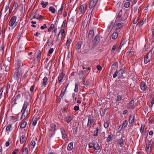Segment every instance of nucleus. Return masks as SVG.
<instances>
[{"label": "nucleus", "instance_id": "c9c22d12", "mask_svg": "<svg viewBox=\"0 0 154 154\" xmlns=\"http://www.w3.org/2000/svg\"><path fill=\"white\" fill-rule=\"evenodd\" d=\"M49 10L53 14H54L56 12L55 8L52 6H51L49 7Z\"/></svg>", "mask_w": 154, "mask_h": 154}, {"label": "nucleus", "instance_id": "6e6552de", "mask_svg": "<svg viewBox=\"0 0 154 154\" xmlns=\"http://www.w3.org/2000/svg\"><path fill=\"white\" fill-rule=\"evenodd\" d=\"M87 9V6L83 5H81L79 8V14H84Z\"/></svg>", "mask_w": 154, "mask_h": 154}, {"label": "nucleus", "instance_id": "e433bc0d", "mask_svg": "<svg viewBox=\"0 0 154 154\" xmlns=\"http://www.w3.org/2000/svg\"><path fill=\"white\" fill-rule=\"evenodd\" d=\"M64 8V6L63 4H62L61 8L58 10L57 14L58 15L61 14L62 12V11Z\"/></svg>", "mask_w": 154, "mask_h": 154}, {"label": "nucleus", "instance_id": "a18cd8bd", "mask_svg": "<svg viewBox=\"0 0 154 154\" xmlns=\"http://www.w3.org/2000/svg\"><path fill=\"white\" fill-rule=\"evenodd\" d=\"M117 46L116 45H114L113 46L112 49V50H111V52L112 53L114 52V51H115V50L117 48Z\"/></svg>", "mask_w": 154, "mask_h": 154}, {"label": "nucleus", "instance_id": "052dcab7", "mask_svg": "<svg viewBox=\"0 0 154 154\" xmlns=\"http://www.w3.org/2000/svg\"><path fill=\"white\" fill-rule=\"evenodd\" d=\"M97 69L100 71L102 70V67L100 65H97Z\"/></svg>", "mask_w": 154, "mask_h": 154}, {"label": "nucleus", "instance_id": "603ef678", "mask_svg": "<svg viewBox=\"0 0 154 154\" xmlns=\"http://www.w3.org/2000/svg\"><path fill=\"white\" fill-rule=\"evenodd\" d=\"M73 145H68L67 147L68 150L69 151L71 150L73 148Z\"/></svg>", "mask_w": 154, "mask_h": 154}, {"label": "nucleus", "instance_id": "f8f14e48", "mask_svg": "<svg viewBox=\"0 0 154 154\" xmlns=\"http://www.w3.org/2000/svg\"><path fill=\"white\" fill-rule=\"evenodd\" d=\"M140 87L141 90L143 91H146L147 88L146 83L143 81L141 82L140 84Z\"/></svg>", "mask_w": 154, "mask_h": 154}, {"label": "nucleus", "instance_id": "e2e57ef3", "mask_svg": "<svg viewBox=\"0 0 154 154\" xmlns=\"http://www.w3.org/2000/svg\"><path fill=\"white\" fill-rule=\"evenodd\" d=\"M74 109L75 111H78L79 109V107L78 106H76L74 107Z\"/></svg>", "mask_w": 154, "mask_h": 154}, {"label": "nucleus", "instance_id": "6e6d98bb", "mask_svg": "<svg viewBox=\"0 0 154 154\" xmlns=\"http://www.w3.org/2000/svg\"><path fill=\"white\" fill-rule=\"evenodd\" d=\"M3 89L2 87L0 88V99L1 98L2 95V93L3 91Z\"/></svg>", "mask_w": 154, "mask_h": 154}, {"label": "nucleus", "instance_id": "412c9836", "mask_svg": "<svg viewBox=\"0 0 154 154\" xmlns=\"http://www.w3.org/2000/svg\"><path fill=\"white\" fill-rule=\"evenodd\" d=\"M48 81V78L47 77H45L42 80V85L43 86L45 87L47 85V82Z\"/></svg>", "mask_w": 154, "mask_h": 154}, {"label": "nucleus", "instance_id": "49530a36", "mask_svg": "<svg viewBox=\"0 0 154 154\" xmlns=\"http://www.w3.org/2000/svg\"><path fill=\"white\" fill-rule=\"evenodd\" d=\"M64 33V29H61V30L59 32V34L58 35V37H57V39L58 38L59 35L60 34H61V35H62V36H63V34Z\"/></svg>", "mask_w": 154, "mask_h": 154}, {"label": "nucleus", "instance_id": "7ed1b4c3", "mask_svg": "<svg viewBox=\"0 0 154 154\" xmlns=\"http://www.w3.org/2000/svg\"><path fill=\"white\" fill-rule=\"evenodd\" d=\"M17 18L16 16H13L9 21V25L11 27H15L17 24V22L16 21Z\"/></svg>", "mask_w": 154, "mask_h": 154}, {"label": "nucleus", "instance_id": "c03bdc74", "mask_svg": "<svg viewBox=\"0 0 154 154\" xmlns=\"http://www.w3.org/2000/svg\"><path fill=\"white\" fill-rule=\"evenodd\" d=\"M53 42V41L52 40H50L49 39L48 40V41L47 42L46 46H48L49 47L51 45L52 43Z\"/></svg>", "mask_w": 154, "mask_h": 154}, {"label": "nucleus", "instance_id": "4d7b16f0", "mask_svg": "<svg viewBox=\"0 0 154 154\" xmlns=\"http://www.w3.org/2000/svg\"><path fill=\"white\" fill-rule=\"evenodd\" d=\"M122 96L121 95H119L117 97L116 100L118 102L120 101L122 99Z\"/></svg>", "mask_w": 154, "mask_h": 154}, {"label": "nucleus", "instance_id": "393cba45", "mask_svg": "<svg viewBox=\"0 0 154 154\" xmlns=\"http://www.w3.org/2000/svg\"><path fill=\"white\" fill-rule=\"evenodd\" d=\"M124 26V24L123 23H118L116 25V28L119 29Z\"/></svg>", "mask_w": 154, "mask_h": 154}, {"label": "nucleus", "instance_id": "a19ab883", "mask_svg": "<svg viewBox=\"0 0 154 154\" xmlns=\"http://www.w3.org/2000/svg\"><path fill=\"white\" fill-rule=\"evenodd\" d=\"M124 137H121L120 139H119L118 140V142L119 144H123L124 142Z\"/></svg>", "mask_w": 154, "mask_h": 154}, {"label": "nucleus", "instance_id": "2eb2a0df", "mask_svg": "<svg viewBox=\"0 0 154 154\" xmlns=\"http://www.w3.org/2000/svg\"><path fill=\"white\" fill-rule=\"evenodd\" d=\"M41 54V52L40 51H38L37 52V54H36V57H35L34 59V61H38L39 59H40Z\"/></svg>", "mask_w": 154, "mask_h": 154}, {"label": "nucleus", "instance_id": "473e14b6", "mask_svg": "<svg viewBox=\"0 0 154 154\" xmlns=\"http://www.w3.org/2000/svg\"><path fill=\"white\" fill-rule=\"evenodd\" d=\"M65 119L66 122L69 123L73 119L70 116H67L66 117Z\"/></svg>", "mask_w": 154, "mask_h": 154}, {"label": "nucleus", "instance_id": "8fccbe9b", "mask_svg": "<svg viewBox=\"0 0 154 154\" xmlns=\"http://www.w3.org/2000/svg\"><path fill=\"white\" fill-rule=\"evenodd\" d=\"M109 123L108 121H106L104 123V127L105 128H107L109 126Z\"/></svg>", "mask_w": 154, "mask_h": 154}, {"label": "nucleus", "instance_id": "37998d69", "mask_svg": "<svg viewBox=\"0 0 154 154\" xmlns=\"http://www.w3.org/2000/svg\"><path fill=\"white\" fill-rule=\"evenodd\" d=\"M54 27V25L53 24H51V25L50 27L48 29V31L49 32H51Z\"/></svg>", "mask_w": 154, "mask_h": 154}, {"label": "nucleus", "instance_id": "58836bf2", "mask_svg": "<svg viewBox=\"0 0 154 154\" xmlns=\"http://www.w3.org/2000/svg\"><path fill=\"white\" fill-rule=\"evenodd\" d=\"M26 124L27 123L26 122H23L21 124L20 128L22 129L25 128L26 127Z\"/></svg>", "mask_w": 154, "mask_h": 154}, {"label": "nucleus", "instance_id": "dca6fc26", "mask_svg": "<svg viewBox=\"0 0 154 154\" xmlns=\"http://www.w3.org/2000/svg\"><path fill=\"white\" fill-rule=\"evenodd\" d=\"M64 87H63V88L62 89L61 93H60V95L59 96L60 99L59 102H60L61 99L63 98V96L66 92V90L64 89Z\"/></svg>", "mask_w": 154, "mask_h": 154}, {"label": "nucleus", "instance_id": "2f4dec72", "mask_svg": "<svg viewBox=\"0 0 154 154\" xmlns=\"http://www.w3.org/2000/svg\"><path fill=\"white\" fill-rule=\"evenodd\" d=\"M118 36V34L116 32H114L112 36V39H116L117 38Z\"/></svg>", "mask_w": 154, "mask_h": 154}, {"label": "nucleus", "instance_id": "20e7f679", "mask_svg": "<svg viewBox=\"0 0 154 154\" xmlns=\"http://www.w3.org/2000/svg\"><path fill=\"white\" fill-rule=\"evenodd\" d=\"M152 50H151L145 56L144 62L145 64L149 62L152 59Z\"/></svg>", "mask_w": 154, "mask_h": 154}, {"label": "nucleus", "instance_id": "4be33fe9", "mask_svg": "<svg viewBox=\"0 0 154 154\" xmlns=\"http://www.w3.org/2000/svg\"><path fill=\"white\" fill-rule=\"evenodd\" d=\"M26 140V136L24 135H22L20 137V141L21 144L24 143Z\"/></svg>", "mask_w": 154, "mask_h": 154}, {"label": "nucleus", "instance_id": "b1692460", "mask_svg": "<svg viewBox=\"0 0 154 154\" xmlns=\"http://www.w3.org/2000/svg\"><path fill=\"white\" fill-rule=\"evenodd\" d=\"M152 145H146V150L148 154L150 153L152 149Z\"/></svg>", "mask_w": 154, "mask_h": 154}, {"label": "nucleus", "instance_id": "6ab92c4d", "mask_svg": "<svg viewBox=\"0 0 154 154\" xmlns=\"http://www.w3.org/2000/svg\"><path fill=\"white\" fill-rule=\"evenodd\" d=\"M134 100H131L129 103L128 106V109H134Z\"/></svg>", "mask_w": 154, "mask_h": 154}, {"label": "nucleus", "instance_id": "09e8293b", "mask_svg": "<svg viewBox=\"0 0 154 154\" xmlns=\"http://www.w3.org/2000/svg\"><path fill=\"white\" fill-rule=\"evenodd\" d=\"M22 63V62L20 60H18L17 62V65L18 67V68H19L20 66H21V64Z\"/></svg>", "mask_w": 154, "mask_h": 154}, {"label": "nucleus", "instance_id": "bf43d9fd", "mask_svg": "<svg viewBox=\"0 0 154 154\" xmlns=\"http://www.w3.org/2000/svg\"><path fill=\"white\" fill-rule=\"evenodd\" d=\"M11 85L10 84L8 83L7 86V92H8L10 88Z\"/></svg>", "mask_w": 154, "mask_h": 154}, {"label": "nucleus", "instance_id": "f03ea898", "mask_svg": "<svg viewBox=\"0 0 154 154\" xmlns=\"http://www.w3.org/2000/svg\"><path fill=\"white\" fill-rule=\"evenodd\" d=\"M28 103L27 102H25L24 103L23 107L21 110V113L22 114V115L21 118V119L22 120L23 117H25L26 115L25 114L26 112V114H28V111H26V109H27V106L28 105Z\"/></svg>", "mask_w": 154, "mask_h": 154}, {"label": "nucleus", "instance_id": "4468645a", "mask_svg": "<svg viewBox=\"0 0 154 154\" xmlns=\"http://www.w3.org/2000/svg\"><path fill=\"white\" fill-rule=\"evenodd\" d=\"M65 76V75L63 73H60L58 77V82L60 83V82L62 81L64 77Z\"/></svg>", "mask_w": 154, "mask_h": 154}, {"label": "nucleus", "instance_id": "423d86ee", "mask_svg": "<svg viewBox=\"0 0 154 154\" xmlns=\"http://www.w3.org/2000/svg\"><path fill=\"white\" fill-rule=\"evenodd\" d=\"M21 76V70L20 69L17 68L14 74V78L18 81L19 79H20Z\"/></svg>", "mask_w": 154, "mask_h": 154}, {"label": "nucleus", "instance_id": "864d4df0", "mask_svg": "<svg viewBox=\"0 0 154 154\" xmlns=\"http://www.w3.org/2000/svg\"><path fill=\"white\" fill-rule=\"evenodd\" d=\"M118 66V62H115L112 65V67L113 68H115V67H117Z\"/></svg>", "mask_w": 154, "mask_h": 154}, {"label": "nucleus", "instance_id": "c756f323", "mask_svg": "<svg viewBox=\"0 0 154 154\" xmlns=\"http://www.w3.org/2000/svg\"><path fill=\"white\" fill-rule=\"evenodd\" d=\"M6 130L8 131H11L12 130V125L11 124L8 125L6 127Z\"/></svg>", "mask_w": 154, "mask_h": 154}, {"label": "nucleus", "instance_id": "9d476101", "mask_svg": "<svg viewBox=\"0 0 154 154\" xmlns=\"http://www.w3.org/2000/svg\"><path fill=\"white\" fill-rule=\"evenodd\" d=\"M96 5V0H91L89 3V7L90 9L94 8Z\"/></svg>", "mask_w": 154, "mask_h": 154}, {"label": "nucleus", "instance_id": "79ce46f5", "mask_svg": "<svg viewBox=\"0 0 154 154\" xmlns=\"http://www.w3.org/2000/svg\"><path fill=\"white\" fill-rule=\"evenodd\" d=\"M79 86V84L77 83H75V88L74 89V91L75 92H77L78 91V87Z\"/></svg>", "mask_w": 154, "mask_h": 154}, {"label": "nucleus", "instance_id": "7c9ffc66", "mask_svg": "<svg viewBox=\"0 0 154 154\" xmlns=\"http://www.w3.org/2000/svg\"><path fill=\"white\" fill-rule=\"evenodd\" d=\"M82 42H79L75 45V48L77 50L79 49L81 46Z\"/></svg>", "mask_w": 154, "mask_h": 154}, {"label": "nucleus", "instance_id": "cd10ccee", "mask_svg": "<svg viewBox=\"0 0 154 154\" xmlns=\"http://www.w3.org/2000/svg\"><path fill=\"white\" fill-rule=\"evenodd\" d=\"M25 97L27 100H30L31 98V96L29 92H26L25 93Z\"/></svg>", "mask_w": 154, "mask_h": 154}, {"label": "nucleus", "instance_id": "4c0bfd02", "mask_svg": "<svg viewBox=\"0 0 154 154\" xmlns=\"http://www.w3.org/2000/svg\"><path fill=\"white\" fill-rule=\"evenodd\" d=\"M48 4V2H46L45 3L44 2L42 1L41 3V5H42V7L43 8H45Z\"/></svg>", "mask_w": 154, "mask_h": 154}, {"label": "nucleus", "instance_id": "ddd939ff", "mask_svg": "<svg viewBox=\"0 0 154 154\" xmlns=\"http://www.w3.org/2000/svg\"><path fill=\"white\" fill-rule=\"evenodd\" d=\"M10 63L8 61H5L4 66L5 68V71H8L9 70L10 68Z\"/></svg>", "mask_w": 154, "mask_h": 154}, {"label": "nucleus", "instance_id": "ea45409f", "mask_svg": "<svg viewBox=\"0 0 154 154\" xmlns=\"http://www.w3.org/2000/svg\"><path fill=\"white\" fill-rule=\"evenodd\" d=\"M37 119L36 118H33L32 121V124L34 126L37 123Z\"/></svg>", "mask_w": 154, "mask_h": 154}, {"label": "nucleus", "instance_id": "5701e85b", "mask_svg": "<svg viewBox=\"0 0 154 154\" xmlns=\"http://www.w3.org/2000/svg\"><path fill=\"white\" fill-rule=\"evenodd\" d=\"M72 129L73 130V132L72 134L74 136L77 135L78 134V126H75V127H73L72 128Z\"/></svg>", "mask_w": 154, "mask_h": 154}, {"label": "nucleus", "instance_id": "0e129e2a", "mask_svg": "<svg viewBox=\"0 0 154 154\" xmlns=\"http://www.w3.org/2000/svg\"><path fill=\"white\" fill-rule=\"evenodd\" d=\"M71 41V39L69 38H68L67 40L66 43L65 44V45L66 46H67L68 44Z\"/></svg>", "mask_w": 154, "mask_h": 154}, {"label": "nucleus", "instance_id": "aec40b11", "mask_svg": "<svg viewBox=\"0 0 154 154\" xmlns=\"http://www.w3.org/2000/svg\"><path fill=\"white\" fill-rule=\"evenodd\" d=\"M135 120V116L134 115H131L129 118V122L130 124L133 123Z\"/></svg>", "mask_w": 154, "mask_h": 154}, {"label": "nucleus", "instance_id": "f3484780", "mask_svg": "<svg viewBox=\"0 0 154 154\" xmlns=\"http://www.w3.org/2000/svg\"><path fill=\"white\" fill-rule=\"evenodd\" d=\"M128 125V122L127 120H125L123 122L122 125H121L119 127V128H121L120 130L122 129L123 128H125L127 127Z\"/></svg>", "mask_w": 154, "mask_h": 154}, {"label": "nucleus", "instance_id": "69168bd1", "mask_svg": "<svg viewBox=\"0 0 154 154\" xmlns=\"http://www.w3.org/2000/svg\"><path fill=\"white\" fill-rule=\"evenodd\" d=\"M35 88V86L34 85H32L30 89V90L31 92H32L34 91Z\"/></svg>", "mask_w": 154, "mask_h": 154}, {"label": "nucleus", "instance_id": "0eeeda50", "mask_svg": "<svg viewBox=\"0 0 154 154\" xmlns=\"http://www.w3.org/2000/svg\"><path fill=\"white\" fill-rule=\"evenodd\" d=\"M123 72V70L122 69H120L119 71H116L115 73L113 75V77L115 78L117 76H118V78L119 79L122 77Z\"/></svg>", "mask_w": 154, "mask_h": 154}, {"label": "nucleus", "instance_id": "13d9d810", "mask_svg": "<svg viewBox=\"0 0 154 154\" xmlns=\"http://www.w3.org/2000/svg\"><path fill=\"white\" fill-rule=\"evenodd\" d=\"M47 28V26L45 24H44V25L41 27L40 29H46Z\"/></svg>", "mask_w": 154, "mask_h": 154}, {"label": "nucleus", "instance_id": "c85d7f7f", "mask_svg": "<svg viewBox=\"0 0 154 154\" xmlns=\"http://www.w3.org/2000/svg\"><path fill=\"white\" fill-rule=\"evenodd\" d=\"M60 131L62 135V138L63 139H65L66 137V132L65 130L63 128H61L60 129Z\"/></svg>", "mask_w": 154, "mask_h": 154}, {"label": "nucleus", "instance_id": "a211bd4d", "mask_svg": "<svg viewBox=\"0 0 154 154\" xmlns=\"http://www.w3.org/2000/svg\"><path fill=\"white\" fill-rule=\"evenodd\" d=\"M91 46L93 48H95L96 46V35L94 39L92 40L91 43Z\"/></svg>", "mask_w": 154, "mask_h": 154}, {"label": "nucleus", "instance_id": "a878e982", "mask_svg": "<svg viewBox=\"0 0 154 154\" xmlns=\"http://www.w3.org/2000/svg\"><path fill=\"white\" fill-rule=\"evenodd\" d=\"M28 150L27 147L24 146L22 148V154H28Z\"/></svg>", "mask_w": 154, "mask_h": 154}, {"label": "nucleus", "instance_id": "338daca9", "mask_svg": "<svg viewBox=\"0 0 154 154\" xmlns=\"http://www.w3.org/2000/svg\"><path fill=\"white\" fill-rule=\"evenodd\" d=\"M100 36L99 34L97 35V42H99L100 41Z\"/></svg>", "mask_w": 154, "mask_h": 154}, {"label": "nucleus", "instance_id": "f257e3e1", "mask_svg": "<svg viewBox=\"0 0 154 154\" xmlns=\"http://www.w3.org/2000/svg\"><path fill=\"white\" fill-rule=\"evenodd\" d=\"M50 127L48 133V137L49 138L52 137L55 134L56 125H51Z\"/></svg>", "mask_w": 154, "mask_h": 154}, {"label": "nucleus", "instance_id": "9b49d317", "mask_svg": "<svg viewBox=\"0 0 154 154\" xmlns=\"http://www.w3.org/2000/svg\"><path fill=\"white\" fill-rule=\"evenodd\" d=\"M93 119V117L91 115H89V116L88 123L87 125L88 127H89L91 125H92L93 123L94 122Z\"/></svg>", "mask_w": 154, "mask_h": 154}, {"label": "nucleus", "instance_id": "3c124183", "mask_svg": "<svg viewBox=\"0 0 154 154\" xmlns=\"http://www.w3.org/2000/svg\"><path fill=\"white\" fill-rule=\"evenodd\" d=\"M130 3L129 2H127L125 3L124 4V6L126 8H128L130 6Z\"/></svg>", "mask_w": 154, "mask_h": 154}, {"label": "nucleus", "instance_id": "5fc2aeb1", "mask_svg": "<svg viewBox=\"0 0 154 154\" xmlns=\"http://www.w3.org/2000/svg\"><path fill=\"white\" fill-rule=\"evenodd\" d=\"M54 51L53 48H51L48 51V53L49 54H51Z\"/></svg>", "mask_w": 154, "mask_h": 154}, {"label": "nucleus", "instance_id": "680f3d73", "mask_svg": "<svg viewBox=\"0 0 154 154\" xmlns=\"http://www.w3.org/2000/svg\"><path fill=\"white\" fill-rule=\"evenodd\" d=\"M4 48V46L3 45H2L0 46V52H2L3 51Z\"/></svg>", "mask_w": 154, "mask_h": 154}, {"label": "nucleus", "instance_id": "72a5a7b5", "mask_svg": "<svg viewBox=\"0 0 154 154\" xmlns=\"http://www.w3.org/2000/svg\"><path fill=\"white\" fill-rule=\"evenodd\" d=\"M94 35V31L93 30H90L88 33V37L89 38H92Z\"/></svg>", "mask_w": 154, "mask_h": 154}, {"label": "nucleus", "instance_id": "39448f33", "mask_svg": "<svg viewBox=\"0 0 154 154\" xmlns=\"http://www.w3.org/2000/svg\"><path fill=\"white\" fill-rule=\"evenodd\" d=\"M37 11H35L32 13L30 17V20H32L34 18H36L39 20V21L41 20V18L42 17V16L37 14Z\"/></svg>", "mask_w": 154, "mask_h": 154}, {"label": "nucleus", "instance_id": "1a4fd4ad", "mask_svg": "<svg viewBox=\"0 0 154 154\" xmlns=\"http://www.w3.org/2000/svg\"><path fill=\"white\" fill-rule=\"evenodd\" d=\"M20 97L21 94L19 91V93L16 95L15 98L13 100L11 103V105L13 106H15L17 104V101L20 99Z\"/></svg>", "mask_w": 154, "mask_h": 154}, {"label": "nucleus", "instance_id": "774afa93", "mask_svg": "<svg viewBox=\"0 0 154 154\" xmlns=\"http://www.w3.org/2000/svg\"><path fill=\"white\" fill-rule=\"evenodd\" d=\"M128 111L127 110H125L123 112V115H128Z\"/></svg>", "mask_w": 154, "mask_h": 154}, {"label": "nucleus", "instance_id": "bb28decb", "mask_svg": "<svg viewBox=\"0 0 154 154\" xmlns=\"http://www.w3.org/2000/svg\"><path fill=\"white\" fill-rule=\"evenodd\" d=\"M114 135L113 134H110L109 135L107 138L106 141L107 142L112 141L113 139Z\"/></svg>", "mask_w": 154, "mask_h": 154}, {"label": "nucleus", "instance_id": "de8ad7c7", "mask_svg": "<svg viewBox=\"0 0 154 154\" xmlns=\"http://www.w3.org/2000/svg\"><path fill=\"white\" fill-rule=\"evenodd\" d=\"M18 5L17 3L15 2L12 7V9H14V10L18 7Z\"/></svg>", "mask_w": 154, "mask_h": 154}, {"label": "nucleus", "instance_id": "f704fd0d", "mask_svg": "<svg viewBox=\"0 0 154 154\" xmlns=\"http://www.w3.org/2000/svg\"><path fill=\"white\" fill-rule=\"evenodd\" d=\"M83 83L84 85L88 86L89 85V82L88 79L84 78L83 79Z\"/></svg>", "mask_w": 154, "mask_h": 154}]
</instances>
